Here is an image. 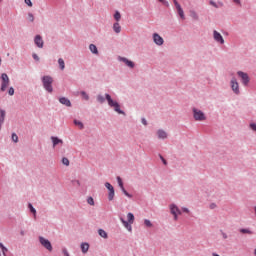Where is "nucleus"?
Returning <instances> with one entry per match:
<instances>
[{"label":"nucleus","instance_id":"nucleus-1","mask_svg":"<svg viewBox=\"0 0 256 256\" xmlns=\"http://www.w3.org/2000/svg\"><path fill=\"white\" fill-rule=\"evenodd\" d=\"M105 97L109 107H113L114 111H116V113H119V115H125V112L121 110V106L119 105V103H117V101L112 100L111 95L105 94Z\"/></svg>","mask_w":256,"mask_h":256},{"label":"nucleus","instance_id":"nucleus-2","mask_svg":"<svg viewBox=\"0 0 256 256\" xmlns=\"http://www.w3.org/2000/svg\"><path fill=\"white\" fill-rule=\"evenodd\" d=\"M43 87L48 93H53V77L43 76L42 77Z\"/></svg>","mask_w":256,"mask_h":256},{"label":"nucleus","instance_id":"nucleus-3","mask_svg":"<svg viewBox=\"0 0 256 256\" xmlns=\"http://www.w3.org/2000/svg\"><path fill=\"white\" fill-rule=\"evenodd\" d=\"M193 117L195 119V121H205L206 117H205V113H203V111L197 109V108H193Z\"/></svg>","mask_w":256,"mask_h":256},{"label":"nucleus","instance_id":"nucleus-4","mask_svg":"<svg viewBox=\"0 0 256 256\" xmlns=\"http://www.w3.org/2000/svg\"><path fill=\"white\" fill-rule=\"evenodd\" d=\"M1 80H2V84H1V91H7V87H9V76L6 73H3L1 75Z\"/></svg>","mask_w":256,"mask_h":256},{"label":"nucleus","instance_id":"nucleus-5","mask_svg":"<svg viewBox=\"0 0 256 256\" xmlns=\"http://www.w3.org/2000/svg\"><path fill=\"white\" fill-rule=\"evenodd\" d=\"M170 213L174 216V221H177L179 219L178 215H181V210L175 204H171Z\"/></svg>","mask_w":256,"mask_h":256},{"label":"nucleus","instance_id":"nucleus-6","mask_svg":"<svg viewBox=\"0 0 256 256\" xmlns=\"http://www.w3.org/2000/svg\"><path fill=\"white\" fill-rule=\"evenodd\" d=\"M39 241L42 246L45 247L48 251H53V246L51 245V242L48 239H45L44 237H40Z\"/></svg>","mask_w":256,"mask_h":256},{"label":"nucleus","instance_id":"nucleus-7","mask_svg":"<svg viewBox=\"0 0 256 256\" xmlns=\"http://www.w3.org/2000/svg\"><path fill=\"white\" fill-rule=\"evenodd\" d=\"M237 75L240 77V79H242L243 85H245V86L249 85L250 80H249V75L247 73L238 71Z\"/></svg>","mask_w":256,"mask_h":256},{"label":"nucleus","instance_id":"nucleus-8","mask_svg":"<svg viewBox=\"0 0 256 256\" xmlns=\"http://www.w3.org/2000/svg\"><path fill=\"white\" fill-rule=\"evenodd\" d=\"M174 5L176 7L179 17H181L182 19H185V13L183 12V8H181V4L177 2V0H174Z\"/></svg>","mask_w":256,"mask_h":256},{"label":"nucleus","instance_id":"nucleus-9","mask_svg":"<svg viewBox=\"0 0 256 256\" xmlns=\"http://www.w3.org/2000/svg\"><path fill=\"white\" fill-rule=\"evenodd\" d=\"M213 37H214V40L217 41V43H221V45L225 43L223 36L221 35V33L217 32V30H214Z\"/></svg>","mask_w":256,"mask_h":256},{"label":"nucleus","instance_id":"nucleus-10","mask_svg":"<svg viewBox=\"0 0 256 256\" xmlns=\"http://www.w3.org/2000/svg\"><path fill=\"white\" fill-rule=\"evenodd\" d=\"M153 41L156 45H163V43H165V41L163 40V37H161L159 34L154 33L153 34Z\"/></svg>","mask_w":256,"mask_h":256},{"label":"nucleus","instance_id":"nucleus-11","mask_svg":"<svg viewBox=\"0 0 256 256\" xmlns=\"http://www.w3.org/2000/svg\"><path fill=\"white\" fill-rule=\"evenodd\" d=\"M231 89L236 95H239V83L235 78L231 80Z\"/></svg>","mask_w":256,"mask_h":256},{"label":"nucleus","instance_id":"nucleus-12","mask_svg":"<svg viewBox=\"0 0 256 256\" xmlns=\"http://www.w3.org/2000/svg\"><path fill=\"white\" fill-rule=\"evenodd\" d=\"M34 43L35 45H37V47H39V49H43V38L41 37V35H36L35 39H34Z\"/></svg>","mask_w":256,"mask_h":256},{"label":"nucleus","instance_id":"nucleus-13","mask_svg":"<svg viewBox=\"0 0 256 256\" xmlns=\"http://www.w3.org/2000/svg\"><path fill=\"white\" fill-rule=\"evenodd\" d=\"M120 221L122 223V225L125 227V229H127V231L132 232L133 231V227H131V223L125 221V219L120 218Z\"/></svg>","mask_w":256,"mask_h":256},{"label":"nucleus","instance_id":"nucleus-14","mask_svg":"<svg viewBox=\"0 0 256 256\" xmlns=\"http://www.w3.org/2000/svg\"><path fill=\"white\" fill-rule=\"evenodd\" d=\"M120 61L125 63V65H127V67H130L131 69H133V67H135V63H133V61H130L127 58H120Z\"/></svg>","mask_w":256,"mask_h":256},{"label":"nucleus","instance_id":"nucleus-15","mask_svg":"<svg viewBox=\"0 0 256 256\" xmlns=\"http://www.w3.org/2000/svg\"><path fill=\"white\" fill-rule=\"evenodd\" d=\"M51 141L53 143V147H55L56 145H63V140L59 139L58 137L52 136Z\"/></svg>","mask_w":256,"mask_h":256},{"label":"nucleus","instance_id":"nucleus-16","mask_svg":"<svg viewBox=\"0 0 256 256\" xmlns=\"http://www.w3.org/2000/svg\"><path fill=\"white\" fill-rule=\"evenodd\" d=\"M59 101L62 105H65L66 107H71V101L69 99L61 97Z\"/></svg>","mask_w":256,"mask_h":256},{"label":"nucleus","instance_id":"nucleus-17","mask_svg":"<svg viewBox=\"0 0 256 256\" xmlns=\"http://www.w3.org/2000/svg\"><path fill=\"white\" fill-rule=\"evenodd\" d=\"M127 219H128V223H130V225H133V223H135V215H133V213L129 212L127 214Z\"/></svg>","mask_w":256,"mask_h":256},{"label":"nucleus","instance_id":"nucleus-18","mask_svg":"<svg viewBox=\"0 0 256 256\" xmlns=\"http://www.w3.org/2000/svg\"><path fill=\"white\" fill-rule=\"evenodd\" d=\"M157 135L159 139H167V132L163 130H158Z\"/></svg>","mask_w":256,"mask_h":256},{"label":"nucleus","instance_id":"nucleus-19","mask_svg":"<svg viewBox=\"0 0 256 256\" xmlns=\"http://www.w3.org/2000/svg\"><path fill=\"white\" fill-rule=\"evenodd\" d=\"M113 29L115 33H121V25H119V22L114 23Z\"/></svg>","mask_w":256,"mask_h":256},{"label":"nucleus","instance_id":"nucleus-20","mask_svg":"<svg viewBox=\"0 0 256 256\" xmlns=\"http://www.w3.org/2000/svg\"><path fill=\"white\" fill-rule=\"evenodd\" d=\"M89 49H90L91 53H94L95 55H97V53H99V51L97 50V46H95V44H90Z\"/></svg>","mask_w":256,"mask_h":256},{"label":"nucleus","instance_id":"nucleus-21","mask_svg":"<svg viewBox=\"0 0 256 256\" xmlns=\"http://www.w3.org/2000/svg\"><path fill=\"white\" fill-rule=\"evenodd\" d=\"M74 125H76V127H78L79 129H85V125H83V122L79 120H74Z\"/></svg>","mask_w":256,"mask_h":256},{"label":"nucleus","instance_id":"nucleus-22","mask_svg":"<svg viewBox=\"0 0 256 256\" xmlns=\"http://www.w3.org/2000/svg\"><path fill=\"white\" fill-rule=\"evenodd\" d=\"M98 234L100 235V237H102L103 239H107L108 235L107 232L103 229H99L98 230Z\"/></svg>","mask_w":256,"mask_h":256},{"label":"nucleus","instance_id":"nucleus-23","mask_svg":"<svg viewBox=\"0 0 256 256\" xmlns=\"http://www.w3.org/2000/svg\"><path fill=\"white\" fill-rule=\"evenodd\" d=\"M81 250H82V253H87V251H89V244L82 243L81 244Z\"/></svg>","mask_w":256,"mask_h":256},{"label":"nucleus","instance_id":"nucleus-24","mask_svg":"<svg viewBox=\"0 0 256 256\" xmlns=\"http://www.w3.org/2000/svg\"><path fill=\"white\" fill-rule=\"evenodd\" d=\"M58 64L61 71H63V69H65V60H63L62 58L58 59Z\"/></svg>","mask_w":256,"mask_h":256},{"label":"nucleus","instance_id":"nucleus-25","mask_svg":"<svg viewBox=\"0 0 256 256\" xmlns=\"http://www.w3.org/2000/svg\"><path fill=\"white\" fill-rule=\"evenodd\" d=\"M105 187H106V189H108L109 192L115 191V188H113V185H111V183H109V182L105 183Z\"/></svg>","mask_w":256,"mask_h":256},{"label":"nucleus","instance_id":"nucleus-26","mask_svg":"<svg viewBox=\"0 0 256 256\" xmlns=\"http://www.w3.org/2000/svg\"><path fill=\"white\" fill-rule=\"evenodd\" d=\"M114 198H115V190H112L108 193V199L109 201H113Z\"/></svg>","mask_w":256,"mask_h":256},{"label":"nucleus","instance_id":"nucleus-27","mask_svg":"<svg viewBox=\"0 0 256 256\" xmlns=\"http://www.w3.org/2000/svg\"><path fill=\"white\" fill-rule=\"evenodd\" d=\"M5 121V111L1 110L0 111V123H4Z\"/></svg>","mask_w":256,"mask_h":256},{"label":"nucleus","instance_id":"nucleus-28","mask_svg":"<svg viewBox=\"0 0 256 256\" xmlns=\"http://www.w3.org/2000/svg\"><path fill=\"white\" fill-rule=\"evenodd\" d=\"M144 225L145 227H149V228L153 227V223H151V220H148V219L144 220Z\"/></svg>","mask_w":256,"mask_h":256},{"label":"nucleus","instance_id":"nucleus-29","mask_svg":"<svg viewBox=\"0 0 256 256\" xmlns=\"http://www.w3.org/2000/svg\"><path fill=\"white\" fill-rule=\"evenodd\" d=\"M114 19L116 21H121V13H119V11H116L114 14Z\"/></svg>","mask_w":256,"mask_h":256},{"label":"nucleus","instance_id":"nucleus-30","mask_svg":"<svg viewBox=\"0 0 256 256\" xmlns=\"http://www.w3.org/2000/svg\"><path fill=\"white\" fill-rule=\"evenodd\" d=\"M97 101H98V103H105V97H103L102 95H98Z\"/></svg>","mask_w":256,"mask_h":256},{"label":"nucleus","instance_id":"nucleus-31","mask_svg":"<svg viewBox=\"0 0 256 256\" xmlns=\"http://www.w3.org/2000/svg\"><path fill=\"white\" fill-rule=\"evenodd\" d=\"M117 182H118V185H119V187H120V189H123V180L121 179V177H117Z\"/></svg>","mask_w":256,"mask_h":256},{"label":"nucleus","instance_id":"nucleus-32","mask_svg":"<svg viewBox=\"0 0 256 256\" xmlns=\"http://www.w3.org/2000/svg\"><path fill=\"white\" fill-rule=\"evenodd\" d=\"M28 207H29V209H30L31 213H33V214H34V217H36L37 210H35V209L33 208V205H32V204H29V205H28Z\"/></svg>","mask_w":256,"mask_h":256},{"label":"nucleus","instance_id":"nucleus-33","mask_svg":"<svg viewBox=\"0 0 256 256\" xmlns=\"http://www.w3.org/2000/svg\"><path fill=\"white\" fill-rule=\"evenodd\" d=\"M81 95H82L83 99H85V101H89V95L85 91H82Z\"/></svg>","mask_w":256,"mask_h":256},{"label":"nucleus","instance_id":"nucleus-34","mask_svg":"<svg viewBox=\"0 0 256 256\" xmlns=\"http://www.w3.org/2000/svg\"><path fill=\"white\" fill-rule=\"evenodd\" d=\"M12 141H14V143H18L19 137L17 136V134L15 133L12 134Z\"/></svg>","mask_w":256,"mask_h":256},{"label":"nucleus","instance_id":"nucleus-35","mask_svg":"<svg viewBox=\"0 0 256 256\" xmlns=\"http://www.w3.org/2000/svg\"><path fill=\"white\" fill-rule=\"evenodd\" d=\"M63 165H66V167H69V159L68 158H62Z\"/></svg>","mask_w":256,"mask_h":256},{"label":"nucleus","instance_id":"nucleus-36","mask_svg":"<svg viewBox=\"0 0 256 256\" xmlns=\"http://www.w3.org/2000/svg\"><path fill=\"white\" fill-rule=\"evenodd\" d=\"M121 191L124 193V195H125L126 197H129V198L132 197L131 194H129V192H127V190H125V187H122Z\"/></svg>","mask_w":256,"mask_h":256},{"label":"nucleus","instance_id":"nucleus-37","mask_svg":"<svg viewBox=\"0 0 256 256\" xmlns=\"http://www.w3.org/2000/svg\"><path fill=\"white\" fill-rule=\"evenodd\" d=\"M8 95L13 96L15 95V89L13 87H10L8 90Z\"/></svg>","mask_w":256,"mask_h":256},{"label":"nucleus","instance_id":"nucleus-38","mask_svg":"<svg viewBox=\"0 0 256 256\" xmlns=\"http://www.w3.org/2000/svg\"><path fill=\"white\" fill-rule=\"evenodd\" d=\"M28 21H30L31 23H33V21H35V17L33 16V14H31V13L28 14Z\"/></svg>","mask_w":256,"mask_h":256},{"label":"nucleus","instance_id":"nucleus-39","mask_svg":"<svg viewBox=\"0 0 256 256\" xmlns=\"http://www.w3.org/2000/svg\"><path fill=\"white\" fill-rule=\"evenodd\" d=\"M87 203L89 205H95V201L93 200V197H89L88 200H87Z\"/></svg>","mask_w":256,"mask_h":256},{"label":"nucleus","instance_id":"nucleus-40","mask_svg":"<svg viewBox=\"0 0 256 256\" xmlns=\"http://www.w3.org/2000/svg\"><path fill=\"white\" fill-rule=\"evenodd\" d=\"M241 233H247L248 235H251L253 232H251V230L249 229H241L240 230Z\"/></svg>","mask_w":256,"mask_h":256},{"label":"nucleus","instance_id":"nucleus-41","mask_svg":"<svg viewBox=\"0 0 256 256\" xmlns=\"http://www.w3.org/2000/svg\"><path fill=\"white\" fill-rule=\"evenodd\" d=\"M0 249H2L3 255H5V253H7V248L3 246V243H0Z\"/></svg>","mask_w":256,"mask_h":256},{"label":"nucleus","instance_id":"nucleus-42","mask_svg":"<svg viewBox=\"0 0 256 256\" xmlns=\"http://www.w3.org/2000/svg\"><path fill=\"white\" fill-rule=\"evenodd\" d=\"M24 2L26 5H28V7H33V2H31V0H24Z\"/></svg>","mask_w":256,"mask_h":256},{"label":"nucleus","instance_id":"nucleus-43","mask_svg":"<svg viewBox=\"0 0 256 256\" xmlns=\"http://www.w3.org/2000/svg\"><path fill=\"white\" fill-rule=\"evenodd\" d=\"M210 5H212V7H215L216 9L219 8V6L217 5V3H215V1H213V0L210 1Z\"/></svg>","mask_w":256,"mask_h":256},{"label":"nucleus","instance_id":"nucleus-44","mask_svg":"<svg viewBox=\"0 0 256 256\" xmlns=\"http://www.w3.org/2000/svg\"><path fill=\"white\" fill-rule=\"evenodd\" d=\"M250 128L252 129V131H256V124L255 123L250 124Z\"/></svg>","mask_w":256,"mask_h":256},{"label":"nucleus","instance_id":"nucleus-45","mask_svg":"<svg viewBox=\"0 0 256 256\" xmlns=\"http://www.w3.org/2000/svg\"><path fill=\"white\" fill-rule=\"evenodd\" d=\"M33 59H35V61H39V56H37V54H33Z\"/></svg>","mask_w":256,"mask_h":256},{"label":"nucleus","instance_id":"nucleus-46","mask_svg":"<svg viewBox=\"0 0 256 256\" xmlns=\"http://www.w3.org/2000/svg\"><path fill=\"white\" fill-rule=\"evenodd\" d=\"M72 183L73 185H78V186L80 185L79 180H74Z\"/></svg>","mask_w":256,"mask_h":256},{"label":"nucleus","instance_id":"nucleus-47","mask_svg":"<svg viewBox=\"0 0 256 256\" xmlns=\"http://www.w3.org/2000/svg\"><path fill=\"white\" fill-rule=\"evenodd\" d=\"M158 1H160V3H164V5L169 6V3H168V2H165V0H158Z\"/></svg>","mask_w":256,"mask_h":256},{"label":"nucleus","instance_id":"nucleus-48","mask_svg":"<svg viewBox=\"0 0 256 256\" xmlns=\"http://www.w3.org/2000/svg\"><path fill=\"white\" fill-rule=\"evenodd\" d=\"M237 5H241V0H233Z\"/></svg>","mask_w":256,"mask_h":256},{"label":"nucleus","instance_id":"nucleus-49","mask_svg":"<svg viewBox=\"0 0 256 256\" xmlns=\"http://www.w3.org/2000/svg\"><path fill=\"white\" fill-rule=\"evenodd\" d=\"M215 207H217L216 204H211V205H210V209H215Z\"/></svg>","mask_w":256,"mask_h":256},{"label":"nucleus","instance_id":"nucleus-50","mask_svg":"<svg viewBox=\"0 0 256 256\" xmlns=\"http://www.w3.org/2000/svg\"><path fill=\"white\" fill-rule=\"evenodd\" d=\"M142 123H143V125H147V120H145V118H143Z\"/></svg>","mask_w":256,"mask_h":256},{"label":"nucleus","instance_id":"nucleus-51","mask_svg":"<svg viewBox=\"0 0 256 256\" xmlns=\"http://www.w3.org/2000/svg\"><path fill=\"white\" fill-rule=\"evenodd\" d=\"M182 211H184V213H189V210L187 208H182Z\"/></svg>","mask_w":256,"mask_h":256},{"label":"nucleus","instance_id":"nucleus-52","mask_svg":"<svg viewBox=\"0 0 256 256\" xmlns=\"http://www.w3.org/2000/svg\"><path fill=\"white\" fill-rule=\"evenodd\" d=\"M64 256H69V252H67L66 250H63Z\"/></svg>","mask_w":256,"mask_h":256},{"label":"nucleus","instance_id":"nucleus-53","mask_svg":"<svg viewBox=\"0 0 256 256\" xmlns=\"http://www.w3.org/2000/svg\"><path fill=\"white\" fill-rule=\"evenodd\" d=\"M161 159H162L164 165H167V160H165L163 157H161Z\"/></svg>","mask_w":256,"mask_h":256},{"label":"nucleus","instance_id":"nucleus-54","mask_svg":"<svg viewBox=\"0 0 256 256\" xmlns=\"http://www.w3.org/2000/svg\"><path fill=\"white\" fill-rule=\"evenodd\" d=\"M223 237H224V239H227V235L226 234H223Z\"/></svg>","mask_w":256,"mask_h":256},{"label":"nucleus","instance_id":"nucleus-55","mask_svg":"<svg viewBox=\"0 0 256 256\" xmlns=\"http://www.w3.org/2000/svg\"><path fill=\"white\" fill-rule=\"evenodd\" d=\"M1 125H3V122H0V131H1Z\"/></svg>","mask_w":256,"mask_h":256},{"label":"nucleus","instance_id":"nucleus-56","mask_svg":"<svg viewBox=\"0 0 256 256\" xmlns=\"http://www.w3.org/2000/svg\"><path fill=\"white\" fill-rule=\"evenodd\" d=\"M220 7H223V3L220 4Z\"/></svg>","mask_w":256,"mask_h":256}]
</instances>
